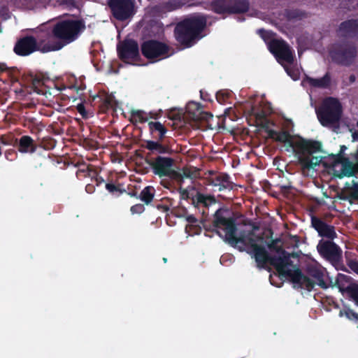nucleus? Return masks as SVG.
I'll return each instance as SVG.
<instances>
[{"instance_id":"1","label":"nucleus","mask_w":358,"mask_h":358,"mask_svg":"<svg viewBox=\"0 0 358 358\" xmlns=\"http://www.w3.org/2000/svg\"><path fill=\"white\" fill-rule=\"evenodd\" d=\"M222 211L215 212V227L217 234L231 246L240 251H246L255 259L257 266L264 267L267 264L275 266L278 273L294 284V286L310 290L314 287L313 282L302 275L300 270L293 264L291 256L285 251L278 249L275 257L267 253L266 248H271L266 241L252 232H243L237 230L233 222L222 216Z\"/></svg>"},{"instance_id":"2","label":"nucleus","mask_w":358,"mask_h":358,"mask_svg":"<svg viewBox=\"0 0 358 358\" xmlns=\"http://www.w3.org/2000/svg\"><path fill=\"white\" fill-rule=\"evenodd\" d=\"M266 131L270 138L282 143L285 150L295 153L303 170L313 169L322 162L323 157L320 154V144L318 142L306 141L286 131L277 132L268 128Z\"/></svg>"},{"instance_id":"3","label":"nucleus","mask_w":358,"mask_h":358,"mask_svg":"<svg viewBox=\"0 0 358 358\" xmlns=\"http://www.w3.org/2000/svg\"><path fill=\"white\" fill-rule=\"evenodd\" d=\"M206 24V18L199 14L189 16L178 23L175 29L177 41L187 47L193 45L203 36L201 31Z\"/></svg>"},{"instance_id":"4","label":"nucleus","mask_w":358,"mask_h":358,"mask_svg":"<svg viewBox=\"0 0 358 358\" xmlns=\"http://www.w3.org/2000/svg\"><path fill=\"white\" fill-rule=\"evenodd\" d=\"M317 118L324 127H335L339 122L343 112L339 100L334 97L324 99L322 105L315 108Z\"/></svg>"},{"instance_id":"5","label":"nucleus","mask_w":358,"mask_h":358,"mask_svg":"<svg viewBox=\"0 0 358 358\" xmlns=\"http://www.w3.org/2000/svg\"><path fill=\"white\" fill-rule=\"evenodd\" d=\"M258 33L279 63L292 62V51L287 43L282 40L275 38L271 31L259 29Z\"/></svg>"},{"instance_id":"6","label":"nucleus","mask_w":358,"mask_h":358,"mask_svg":"<svg viewBox=\"0 0 358 358\" xmlns=\"http://www.w3.org/2000/svg\"><path fill=\"white\" fill-rule=\"evenodd\" d=\"M85 27V24L81 20L68 19L55 24L53 32L67 44L75 41Z\"/></svg>"},{"instance_id":"7","label":"nucleus","mask_w":358,"mask_h":358,"mask_svg":"<svg viewBox=\"0 0 358 358\" xmlns=\"http://www.w3.org/2000/svg\"><path fill=\"white\" fill-rule=\"evenodd\" d=\"M141 50L146 58L152 59L153 62L163 59L171 55L169 52L168 46L156 41L145 42L142 45Z\"/></svg>"},{"instance_id":"8","label":"nucleus","mask_w":358,"mask_h":358,"mask_svg":"<svg viewBox=\"0 0 358 358\" xmlns=\"http://www.w3.org/2000/svg\"><path fill=\"white\" fill-rule=\"evenodd\" d=\"M213 8L217 13H243L248 10V3L245 0H217Z\"/></svg>"},{"instance_id":"9","label":"nucleus","mask_w":358,"mask_h":358,"mask_svg":"<svg viewBox=\"0 0 358 358\" xmlns=\"http://www.w3.org/2000/svg\"><path fill=\"white\" fill-rule=\"evenodd\" d=\"M110 7L118 20H127L134 14L133 0H110Z\"/></svg>"},{"instance_id":"10","label":"nucleus","mask_w":358,"mask_h":358,"mask_svg":"<svg viewBox=\"0 0 358 358\" xmlns=\"http://www.w3.org/2000/svg\"><path fill=\"white\" fill-rule=\"evenodd\" d=\"M39 51L48 52L62 49L66 44L63 39L57 36L54 32L45 33L39 36Z\"/></svg>"},{"instance_id":"11","label":"nucleus","mask_w":358,"mask_h":358,"mask_svg":"<svg viewBox=\"0 0 358 358\" xmlns=\"http://www.w3.org/2000/svg\"><path fill=\"white\" fill-rule=\"evenodd\" d=\"M153 172L162 176L176 177L177 173L173 169V161L169 157H157L150 163Z\"/></svg>"},{"instance_id":"12","label":"nucleus","mask_w":358,"mask_h":358,"mask_svg":"<svg viewBox=\"0 0 358 358\" xmlns=\"http://www.w3.org/2000/svg\"><path fill=\"white\" fill-rule=\"evenodd\" d=\"M350 278L343 274H338L336 282L339 290L343 295L349 297L358 306V284L350 283Z\"/></svg>"},{"instance_id":"13","label":"nucleus","mask_w":358,"mask_h":358,"mask_svg":"<svg viewBox=\"0 0 358 358\" xmlns=\"http://www.w3.org/2000/svg\"><path fill=\"white\" fill-rule=\"evenodd\" d=\"M120 58L126 62L133 63L139 56L138 46L134 41H127L117 48Z\"/></svg>"},{"instance_id":"14","label":"nucleus","mask_w":358,"mask_h":358,"mask_svg":"<svg viewBox=\"0 0 358 358\" xmlns=\"http://www.w3.org/2000/svg\"><path fill=\"white\" fill-rule=\"evenodd\" d=\"M319 253L331 262H338L341 256V250L330 241H321L317 246Z\"/></svg>"},{"instance_id":"15","label":"nucleus","mask_w":358,"mask_h":358,"mask_svg":"<svg viewBox=\"0 0 358 358\" xmlns=\"http://www.w3.org/2000/svg\"><path fill=\"white\" fill-rule=\"evenodd\" d=\"M14 50L16 54L21 56H27L34 51H39L38 38L36 39L32 36L24 37L17 43Z\"/></svg>"},{"instance_id":"16","label":"nucleus","mask_w":358,"mask_h":358,"mask_svg":"<svg viewBox=\"0 0 358 358\" xmlns=\"http://www.w3.org/2000/svg\"><path fill=\"white\" fill-rule=\"evenodd\" d=\"M186 113L187 117L195 121L206 120L212 118V115L203 112L200 105L194 101L189 102L186 106Z\"/></svg>"},{"instance_id":"17","label":"nucleus","mask_w":358,"mask_h":358,"mask_svg":"<svg viewBox=\"0 0 358 358\" xmlns=\"http://www.w3.org/2000/svg\"><path fill=\"white\" fill-rule=\"evenodd\" d=\"M313 226L317 231L320 236L333 239L336 236V232L332 226L328 225L319 219L314 218L312 221Z\"/></svg>"},{"instance_id":"18","label":"nucleus","mask_w":358,"mask_h":358,"mask_svg":"<svg viewBox=\"0 0 358 358\" xmlns=\"http://www.w3.org/2000/svg\"><path fill=\"white\" fill-rule=\"evenodd\" d=\"M332 57L338 59L341 63L348 65L350 64L357 55V50L352 45H347L343 48V51L337 55L331 53Z\"/></svg>"},{"instance_id":"19","label":"nucleus","mask_w":358,"mask_h":358,"mask_svg":"<svg viewBox=\"0 0 358 358\" xmlns=\"http://www.w3.org/2000/svg\"><path fill=\"white\" fill-rule=\"evenodd\" d=\"M307 271L310 275L315 278L319 282L320 285L323 286V278L325 269L321 266L317 262L312 261L307 267Z\"/></svg>"},{"instance_id":"20","label":"nucleus","mask_w":358,"mask_h":358,"mask_svg":"<svg viewBox=\"0 0 358 358\" xmlns=\"http://www.w3.org/2000/svg\"><path fill=\"white\" fill-rule=\"evenodd\" d=\"M330 77L328 74H326L324 77L318 79H314L309 77H306L302 81L303 86L310 85L315 87L326 88L330 85Z\"/></svg>"},{"instance_id":"21","label":"nucleus","mask_w":358,"mask_h":358,"mask_svg":"<svg viewBox=\"0 0 358 358\" xmlns=\"http://www.w3.org/2000/svg\"><path fill=\"white\" fill-rule=\"evenodd\" d=\"M211 180L212 184L214 186L219 187L220 190L231 187V184L229 180V177L226 174H216Z\"/></svg>"},{"instance_id":"22","label":"nucleus","mask_w":358,"mask_h":358,"mask_svg":"<svg viewBox=\"0 0 358 358\" xmlns=\"http://www.w3.org/2000/svg\"><path fill=\"white\" fill-rule=\"evenodd\" d=\"M36 150V146L34 144L33 139L28 136H24L20 140L19 151L23 153H33Z\"/></svg>"},{"instance_id":"23","label":"nucleus","mask_w":358,"mask_h":358,"mask_svg":"<svg viewBox=\"0 0 358 358\" xmlns=\"http://www.w3.org/2000/svg\"><path fill=\"white\" fill-rule=\"evenodd\" d=\"M357 27L358 22L356 20H349L341 24L339 31L343 35L350 34L355 32Z\"/></svg>"},{"instance_id":"24","label":"nucleus","mask_w":358,"mask_h":358,"mask_svg":"<svg viewBox=\"0 0 358 358\" xmlns=\"http://www.w3.org/2000/svg\"><path fill=\"white\" fill-rule=\"evenodd\" d=\"M149 129L150 131L153 133L155 131L159 132V138L160 139L163 138L166 133V129L164 127L163 124H162L159 122H150L148 123Z\"/></svg>"},{"instance_id":"25","label":"nucleus","mask_w":358,"mask_h":358,"mask_svg":"<svg viewBox=\"0 0 358 358\" xmlns=\"http://www.w3.org/2000/svg\"><path fill=\"white\" fill-rule=\"evenodd\" d=\"M155 194V189L152 187H147L144 188L140 195L141 199L149 203L153 199Z\"/></svg>"},{"instance_id":"26","label":"nucleus","mask_w":358,"mask_h":358,"mask_svg":"<svg viewBox=\"0 0 358 358\" xmlns=\"http://www.w3.org/2000/svg\"><path fill=\"white\" fill-rule=\"evenodd\" d=\"M151 117L150 114L145 111L136 110L132 113V118L136 122H145Z\"/></svg>"},{"instance_id":"27","label":"nucleus","mask_w":358,"mask_h":358,"mask_svg":"<svg viewBox=\"0 0 358 358\" xmlns=\"http://www.w3.org/2000/svg\"><path fill=\"white\" fill-rule=\"evenodd\" d=\"M196 199L197 203H202L205 206H208L215 203V199L213 196H206L201 194H197Z\"/></svg>"},{"instance_id":"28","label":"nucleus","mask_w":358,"mask_h":358,"mask_svg":"<svg viewBox=\"0 0 358 358\" xmlns=\"http://www.w3.org/2000/svg\"><path fill=\"white\" fill-rule=\"evenodd\" d=\"M294 58V57L292 56V59ZM293 62V59L292 60V62H283V63H280L283 66H284V69L286 71V72L287 73V74L294 80H296L299 78V73L298 72V71H295V70H292V69H290L289 66H287V64H291Z\"/></svg>"},{"instance_id":"29","label":"nucleus","mask_w":358,"mask_h":358,"mask_svg":"<svg viewBox=\"0 0 358 358\" xmlns=\"http://www.w3.org/2000/svg\"><path fill=\"white\" fill-rule=\"evenodd\" d=\"M192 0H171L169 2V10H172L180 8V6L189 3Z\"/></svg>"},{"instance_id":"30","label":"nucleus","mask_w":358,"mask_h":358,"mask_svg":"<svg viewBox=\"0 0 358 358\" xmlns=\"http://www.w3.org/2000/svg\"><path fill=\"white\" fill-rule=\"evenodd\" d=\"M339 315L341 317L345 316L351 320L358 321V314L348 308L341 310L339 313Z\"/></svg>"},{"instance_id":"31","label":"nucleus","mask_w":358,"mask_h":358,"mask_svg":"<svg viewBox=\"0 0 358 358\" xmlns=\"http://www.w3.org/2000/svg\"><path fill=\"white\" fill-rule=\"evenodd\" d=\"M147 148L150 150H155L159 153L165 152L164 148L159 143L155 141H148L147 143Z\"/></svg>"},{"instance_id":"32","label":"nucleus","mask_w":358,"mask_h":358,"mask_svg":"<svg viewBox=\"0 0 358 358\" xmlns=\"http://www.w3.org/2000/svg\"><path fill=\"white\" fill-rule=\"evenodd\" d=\"M0 71L7 72L9 76H13L16 73L17 69L15 68L10 69L5 64H0Z\"/></svg>"},{"instance_id":"33","label":"nucleus","mask_w":358,"mask_h":358,"mask_svg":"<svg viewBox=\"0 0 358 358\" xmlns=\"http://www.w3.org/2000/svg\"><path fill=\"white\" fill-rule=\"evenodd\" d=\"M145 210L144 206L142 204H136L131 207V212L132 214H140Z\"/></svg>"},{"instance_id":"34","label":"nucleus","mask_w":358,"mask_h":358,"mask_svg":"<svg viewBox=\"0 0 358 358\" xmlns=\"http://www.w3.org/2000/svg\"><path fill=\"white\" fill-rule=\"evenodd\" d=\"M348 266L352 271L358 275V262L356 260H349L348 262Z\"/></svg>"},{"instance_id":"35","label":"nucleus","mask_w":358,"mask_h":358,"mask_svg":"<svg viewBox=\"0 0 358 358\" xmlns=\"http://www.w3.org/2000/svg\"><path fill=\"white\" fill-rule=\"evenodd\" d=\"M56 1L59 5H66L67 6H71L73 4V0H56Z\"/></svg>"},{"instance_id":"36","label":"nucleus","mask_w":358,"mask_h":358,"mask_svg":"<svg viewBox=\"0 0 358 358\" xmlns=\"http://www.w3.org/2000/svg\"><path fill=\"white\" fill-rule=\"evenodd\" d=\"M106 188L110 193H114L115 192L117 191V187L115 185H114L113 184H110V183L106 184Z\"/></svg>"},{"instance_id":"37","label":"nucleus","mask_w":358,"mask_h":358,"mask_svg":"<svg viewBox=\"0 0 358 358\" xmlns=\"http://www.w3.org/2000/svg\"><path fill=\"white\" fill-rule=\"evenodd\" d=\"M0 16H1L3 19H6L8 16V10L5 8H1Z\"/></svg>"},{"instance_id":"38","label":"nucleus","mask_w":358,"mask_h":358,"mask_svg":"<svg viewBox=\"0 0 358 358\" xmlns=\"http://www.w3.org/2000/svg\"><path fill=\"white\" fill-rule=\"evenodd\" d=\"M225 94V93L224 92H219L217 93V99L219 102H222V101H224V95Z\"/></svg>"},{"instance_id":"39","label":"nucleus","mask_w":358,"mask_h":358,"mask_svg":"<svg viewBox=\"0 0 358 358\" xmlns=\"http://www.w3.org/2000/svg\"><path fill=\"white\" fill-rule=\"evenodd\" d=\"M78 112L84 117L85 115V108L83 105H78Z\"/></svg>"},{"instance_id":"40","label":"nucleus","mask_w":358,"mask_h":358,"mask_svg":"<svg viewBox=\"0 0 358 358\" xmlns=\"http://www.w3.org/2000/svg\"><path fill=\"white\" fill-rule=\"evenodd\" d=\"M40 80L39 79H37V78H34L33 80V86L35 87V88H37L38 85L40 84Z\"/></svg>"},{"instance_id":"41","label":"nucleus","mask_w":358,"mask_h":358,"mask_svg":"<svg viewBox=\"0 0 358 358\" xmlns=\"http://www.w3.org/2000/svg\"><path fill=\"white\" fill-rule=\"evenodd\" d=\"M187 220L190 224H194L196 222L195 217L193 216H189Z\"/></svg>"},{"instance_id":"42","label":"nucleus","mask_w":358,"mask_h":358,"mask_svg":"<svg viewBox=\"0 0 358 358\" xmlns=\"http://www.w3.org/2000/svg\"><path fill=\"white\" fill-rule=\"evenodd\" d=\"M182 196L183 198H188L189 197V195H188V193H187V190H183L182 192Z\"/></svg>"},{"instance_id":"43","label":"nucleus","mask_w":358,"mask_h":358,"mask_svg":"<svg viewBox=\"0 0 358 358\" xmlns=\"http://www.w3.org/2000/svg\"><path fill=\"white\" fill-rule=\"evenodd\" d=\"M227 257H228L227 255L222 256L220 258V263L224 264Z\"/></svg>"},{"instance_id":"44","label":"nucleus","mask_w":358,"mask_h":358,"mask_svg":"<svg viewBox=\"0 0 358 358\" xmlns=\"http://www.w3.org/2000/svg\"><path fill=\"white\" fill-rule=\"evenodd\" d=\"M352 138L354 141H356L358 140V134L354 133L352 134Z\"/></svg>"},{"instance_id":"45","label":"nucleus","mask_w":358,"mask_h":358,"mask_svg":"<svg viewBox=\"0 0 358 358\" xmlns=\"http://www.w3.org/2000/svg\"><path fill=\"white\" fill-rule=\"evenodd\" d=\"M191 229H192V225H190V226H189V227H186V231H187V232L188 234H190V231H191Z\"/></svg>"},{"instance_id":"46","label":"nucleus","mask_w":358,"mask_h":358,"mask_svg":"<svg viewBox=\"0 0 358 358\" xmlns=\"http://www.w3.org/2000/svg\"><path fill=\"white\" fill-rule=\"evenodd\" d=\"M50 1V0H44V3H48Z\"/></svg>"},{"instance_id":"47","label":"nucleus","mask_w":358,"mask_h":358,"mask_svg":"<svg viewBox=\"0 0 358 358\" xmlns=\"http://www.w3.org/2000/svg\"><path fill=\"white\" fill-rule=\"evenodd\" d=\"M199 230H200L199 229H196V231H195V234H198Z\"/></svg>"},{"instance_id":"48","label":"nucleus","mask_w":358,"mask_h":358,"mask_svg":"<svg viewBox=\"0 0 358 358\" xmlns=\"http://www.w3.org/2000/svg\"><path fill=\"white\" fill-rule=\"evenodd\" d=\"M270 281H271V284L273 285V282H272V277H271Z\"/></svg>"},{"instance_id":"49","label":"nucleus","mask_w":358,"mask_h":358,"mask_svg":"<svg viewBox=\"0 0 358 358\" xmlns=\"http://www.w3.org/2000/svg\"><path fill=\"white\" fill-rule=\"evenodd\" d=\"M341 149H342V150H344V149H346V148H345V146H342V147H341Z\"/></svg>"},{"instance_id":"50","label":"nucleus","mask_w":358,"mask_h":358,"mask_svg":"<svg viewBox=\"0 0 358 358\" xmlns=\"http://www.w3.org/2000/svg\"><path fill=\"white\" fill-rule=\"evenodd\" d=\"M357 125H358V121H357Z\"/></svg>"}]
</instances>
